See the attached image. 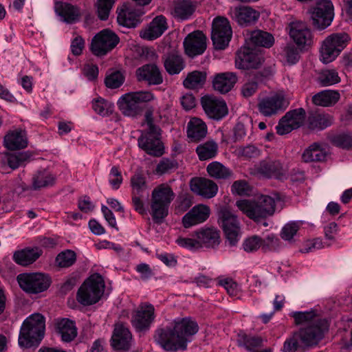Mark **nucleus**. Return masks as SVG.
Masks as SVG:
<instances>
[{
  "label": "nucleus",
  "mask_w": 352,
  "mask_h": 352,
  "mask_svg": "<svg viewBox=\"0 0 352 352\" xmlns=\"http://www.w3.org/2000/svg\"><path fill=\"white\" fill-rule=\"evenodd\" d=\"M284 117L293 129H296L301 126L305 121V111L302 108L296 109L287 112Z\"/></svg>",
  "instance_id": "nucleus-48"
},
{
  "label": "nucleus",
  "mask_w": 352,
  "mask_h": 352,
  "mask_svg": "<svg viewBox=\"0 0 352 352\" xmlns=\"http://www.w3.org/2000/svg\"><path fill=\"white\" fill-rule=\"evenodd\" d=\"M206 72L193 71L188 74L183 81V85L189 89H195L202 87L206 80Z\"/></svg>",
  "instance_id": "nucleus-46"
},
{
  "label": "nucleus",
  "mask_w": 352,
  "mask_h": 352,
  "mask_svg": "<svg viewBox=\"0 0 352 352\" xmlns=\"http://www.w3.org/2000/svg\"><path fill=\"white\" fill-rule=\"evenodd\" d=\"M118 23L124 27L134 28L141 22V17L144 12L142 8H135L127 5H123L118 9Z\"/></svg>",
  "instance_id": "nucleus-20"
},
{
  "label": "nucleus",
  "mask_w": 352,
  "mask_h": 352,
  "mask_svg": "<svg viewBox=\"0 0 352 352\" xmlns=\"http://www.w3.org/2000/svg\"><path fill=\"white\" fill-rule=\"evenodd\" d=\"M177 168V162L174 160L163 158L157 164L156 171L164 174Z\"/></svg>",
  "instance_id": "nucleus-63"
},
{
  "label": "nucleus",
  "mask_w": 352,
  "mask_h": 352,
  "mask_svg": "<svg viewBox=\"0 0 352 352\" xmlns=\"http://www.w3.org/2000/svg\"><path fill=\"white\" fill-rule=\"evenodd\" d=\"M154 99V95L151 91L130 92L122 96L118 106L122 113L127 116H135L141 111L140 104Z\"/></svg>",
  "instance_id": "nucleus-9"
},
{
  "label": "nucleus",
  "mask_w": 352,
  "mask_h": 352,
  "mask_svg": "<svg viewBox=\"0 0 352 352\" xmlns=\"http://www.w3.org/2000/svg\"><path fill=\"white\" fill-rule=\"evenodd\" d=\"M184 47L191 58L202 54L206 49V37L201 31H194L185 38Z\"/></svg>",
  "instance_id": "nucleus-21"
},
{
  "label": "nucleus",
  "mask_w": 352,
  "mask_h": 352,
  "mask_svg": "<svg viewBox=\"0 0 352 352\" xmlns=\"http://www.w3.org/2000/svg\"><path fill=\"white\" fill-rule=\"evenodd\" d=\"M118 35L109 29L96 34L91 40L90 50L97 56H102L111 52L119 43Z\"/></svg>",
  "instance_id": "nucleus-13"
},
{
  "label": "nucleus",
  "mask_w": 352,
  "mask_h": 352,
  "mask_svg": "<svg viewBox=\"0 0 352 352\" xmlns=\"http://www.w3.org/2000/svg\"><path fill=\"white\" fill-rule=\"evenodd\" d=\"M333 122L329 114L314 113L308 117V127L311 130H323L331 126Z\"/></svg>",
  "instance_id": "nucleus-41"
},
{
  "label": "nucleus",
  "mask_w": 352,
  "mask_h": 352,
  "mask_svg": "<svg viewBox=\"0 0 352 352\" xmlns=\"http://www.w3.org/2000/svg\"><path fill=\"white\" fill-rule=\"evenodd\" d=\"M210 214V208L204 204L192 207L182 218V223L186 228L201 223L206 221Z\"/></svg>",
  "instance_id": "nucleus-26"
},
{
  "label": "nucleus",
  "mask_w": 352,
  "mask_h": 352,
  "mask_svg": "<svg viewBox=\"0 0 352 352\" xmlns=\"http://www.w3.org/2000/svg\"><path fill=\"white\" fill-rule=\"evenodd\" d=\"M173 324V327L157 329L155 342L167 351L186 350L188 344L192 342L193 336L199 331L197 322L190 317L177 318Z\"/></svg>",
  "instance_id": "nucleus-1"
},
{
  "label": "nucleus",
  "mask_w": 352,
  "mask_h": 352,
  "mask_svg": "<svg viewBox=\"0 0 352 352\" xmlns=\"http://www.w3.org/2000/svg\"><path fill=\"white\" fill-rule=\"evenodd\" d=\"M155 318V307L149 302H142L132 312L131 322L136 331L149 329Z\"/></svg>",
  "instance_id": "nucleus-15"
},
{
  "label": "nucleus",
  "mask_w": 352,
  "mask_h": 352,
  "mask_svg": "<svg viewBox=\"0 0 352 352\" xmlns=\"http://www.w3.org/2000/svg\"><path fill=\"white\" fill-rule=\"evenodd\" d=\"M16 280L20 288L28 294L43 292L52 283V279L48 274L40 272L19 274Z\"/></svg>",
  "instance_id": "nucleus-8"
},
{
  "label": "nucleus",
  "mask_w": 352,
  "mask_h": 352,
  "mask_svg": "<svg viewBox=\"0 0 352 352\" xmlns=\"http://www.w3.org/2000/svg\"><path fill=\"white\" fill-rule=\"evenodd\" d=\"M236 342L239 347L244 348L247 351H253L256 348L262 346L263 340L258 336L240 333L237 336Z\"/></svg>",
  "instance_id": "nucleus-45"
},
{
  "label": "nucleus",
  "mask_w": 352,
  "mask_h": 352,
  "mask_svg": "<svg viewBox=\"0 0 352 352\" xmlns=\"http://www.w3.org/2000/svg\"><path fill=\"white\" fill-rule=\"evenodd\" d=\"M200 248H214L220 243L219 231L214 228H204L195 232Z\"/></svg>",
  "instance_id": "nucleus-30"
},
{
  "label": "nucleus",
  "mask_w": 352,
  "mask_h": 352,
  "mask_svg": "<svg viewBox=\"0 0 352 352\" xmlns=\"http://www.w3.org/2000/svg\"><path fill=\"white\" fill-rule=\"evenodd\" d=\"M175 198V193L166 184L154 188L151 194V214L155 223H161L168 214L170 203Z\"/></svg>",
  "instance_id": "nucleus-5"
},
{
  "label": "nucleus",
  "mask_w": 352,
  "mask_h": 352,
  "mask_svg": "<svg viewBox=\"0 0 352 352\" xmlns=\"http://www.w3.org/2000/svg\"><path fill=\"white\" fill-rule=\"evenodd\" d=\"M237 80V76L234 72L219 73L213 77L212 87L219 94H226L232 89Z\"/></svg>",
  "instance_id": "nucleus-29"
},
{
  "label": "nucleus",
  "mask_w": 352,
  "mask_h": 352,
  "mask_svg": "<svg viewBox=\"0 0 352 352\" xmlns=\"http://www.w3.org/2000/svg\"><path fill=\"white\" fill-rule=\"evenodd\" d=\"M31 157L29 152L6 153L0 159V172L8 173V169L15 170L23 166Z\"/></svg>",
  "instance_id": "nucleus-25"
},
{
  "label": "nucleus",
  "mask_w": 352,
  "mask_h": 352,
  "mask_svg": "<svg viewBox=\"0 0 352 352\" xmlns=\"http://www.w3.org/2000/svg\"><path fill=\"white\" fill-rule=\"evenodd\" d=\"M167 29L168 23L166 17L159 15L140 32V36L147 41H153L161 36Z\"/></svg>",
  "instance_id": "nucleus-24"
},
{
  "label": "nucleus",
  "mask_w": 352,
  "mask_h": 352,
  "mask_svg": "<svg viewBox=\"0 0 352 352\" xmlns=\"http://www.w3.org/2000/svg\"><path fill=\"white\" fill-rule=\"evenodd\" d=\"M201 104L206 116L214 120H221L228 114V108L223 99L213 96H205Z\"/></svg>",
  "instance_id": "nucleus-18"
},
{
  "label": "nucleus",
  "mask_w": 352,
  "mask_h": 352,
  "mask_svg": "<svg viewBox=\"0 0 352 352\" xmlns=\"http://www.w3.org/2000/svg\"><path fill=\"white\" fill-rule=\"evenodd\" d=\"M92 107L96 113L106 116L111 114L113 111L114 105L113 103L98 97L92 101Z\"/></svg>",
  "instance_id": "nucleus-49"
},
{
  "label": "nucleus",
  "mask_w": 352,
  "mask_h": 352,
  "mask_svg": "<svg viewBox=\"0 0 352 352\" xmlns=\"http://www.w3.org/2000/svg\"><path fill=\"white\" fill-rule=\"evenodd\" d=\"M327 157L326 151L318 143H313L305 150L302 159L305 162H322Z\"/></svg>",
  "instance_id": "nucleus-43"
},
{
  "label": "nucleus",
  "mask_w": 352,
  "mask_h": 352,
  "mask_svg": "<svg viewBox=\"0 0 352 352\" xmlns=\"http://www.w3.org/2000/svg\"><path fill=\"white\" fill-rule=\"evenodd\" d=\"M248 39L252 44L265 48H270L274 44L275 41L271 33L260 30L251 32Z\"/></svg>",
  "instance_id": "nucleus-40"
},
{
  "label": "nucleus",
  "mask_w": 352,
  "mask_h": 352,
  "mask_svg": "<svg viewBox=\"0 0 352 352\" xmlns=\"http://www.w3.org/2000/svg\"><path fill=\"white\" fill-rule=\"evenodd\" d=\"M28 144L26 131L21 129L8 132L3 140L4 146L10 151L24 148L28 146Z\"/></svg>",
  "instance_id": "nucleus-32"
},
{
  "label": "nucleus",
  "mask_w": 352,
  "mask_h": 352,
  "mask_svg": "<svg viewBox=\"0 0 352 352\" xmlns=\"http://www.w3.org/2000/svg\"><path fill=\"white\" fill-rule=\"evenodd\" d=\"M76 261L74 251L66 250L60 252L56 257V263L59 267L66 268L72 266Z\"/></svg>",
  "instance_id": "nucleus-50"
},
{
  "label": "nucleus",
  "mask_w": 352,
  "mask_h": 352,
  "mask_svg": "<svg viewBox=\"0 0 352 352\" xmlns=\"http://www.w3.org/2000/svg\"><path fill=\"white\" fill-rule=\"evenodd\" d=\"M190 186L192 192L207 199L214 197L218 191V186L213 181L203 177L192 179Z\"/></svg>",
  "instance_id": "nucleus-27"
},
{
  "label": "nucleus",
  "mask_w": 352,
  "mask_h": 352,
  "mask_svg": "<svg viewBox=\"0 0 352 352\" xmlns=\"http://www.w3.org/2000/svg\"><path fill=\"white\" fill-rule=\"evenodd\" d=\"M238 152L240 156L246 159L257 157L261 155V151L256 146L252 144L239 147Z\"/></svg>",
  "instance_id": "nucleus-60"
},
{
  "label": "nucleus",
  "mask_w": 352,
  "mask_h": 352,
  "mask_svg": "<svg viewBox=\"0 0 352 352\" xmlns=\"http://www.w3.org/2000/svg\"><path fill=\"white\" fill-rule=\"evenodd\" d=\"M258 87V84L257 80H248L245 82L241 88V95L245 98H250L257 91Z\"/></svg>",
  "instance_id": "nucleus-64"
},
{
  "label": "nucleus",
  "mask_w": 352,
  "mask_h": 352,
  "mask_svg": "<svg viewBox=\"0 0 352 352\" xmlns=\"http://www.w3.org/2000/svg\"><path fill=\"white\" fill-rule=\"evenodd\" d=\"M186 133L189 142H199L206 137L208 126L201 119L194 117L187 124Z\"/></svg>",
  "instance_id": "nucleus-31"
},
{
  "label": "nucleus",
  "mask_w": 352,
  "mask_h": 352,
  "mask_svg": "<svg viewBox=\"0 0 352 352\" xmlns=\"http://www.w3.org/2000/svg\"><path fill=\"white\" fill-rule=\"evenodd\" d=\"M276 199H278V197ZM236 206L248 217L258 221L274 214L276 199L270 195H262L252 199L239 200L236 202Z\"/></svg>",
  "instance_id": "nucleus-2"
},
{
  "label": "nucleus",
  "mask_w": 352,
  "mask_h": 352,
  "mask_svg": "<svg viewBox=\"0 0 352 352\" xmlns=\"http://www.w3.org/2000/svg\"><path fill=\"white\" fill-rule=\"evenodd\" d=\"M218 151V145L213 140L207 141L199 144L196 148L199 159L201 161L208 160L214 157Z\"/></svg>",
  "instance_id": "nucleus-47"
},
{
  "label": "nucleus",
  "mask_w": 352,
  "mask_h": 352,
  "mask_svg": "<svg viewBox=\"0 0 352 352\" xmlns=\"http://www.w3.org/2000/svg\"><path fill=\"white\" fill-rule=\"evenodd\" d=\"M43 251L36 248H28L16 251L13 255L14 261L19 265L27 266L36 261L42 254Z\"/></svg>",
  "instance_id": "nucleus-34"
},
{
  "label": "nucleus",
  "mask_w": 352,
  "mask_h": 352,
  "mask_svg": "<svg viewBox=\"0 0 352 352\" xmlns=\"http://www.w3.org/2000/svg\"><path fill=\"white\" fill-rule=\"evenodd\" d=\"M123 181L121 171L117 166H113L109 174V182L113 190H118Z\"/></svg>",
  "instance_id": "nucleus-58"
},
{
  "label": "nucleus",
  "mask_w": 352,
  "mask_h": 352,
  "mask_svg": "<svg viewBox=\"0 0 352 352\" xmlns=\"http://www.w3.org/2000/svg\"><path fill=\"white\" fill-rule=\"evenodd\" d=\"M340 98L338 91L327 89L322 91L312 97V102L318 106L331 107L336 104Z\"/></svg>",
  "instance_id": "nucleus-38"
},
{
  "label": "nucleus",
  "mask_w": 352,
  "mask_h": 352,
  "mask_svg": "<svg viewBox=\"0 0 352 352\" xmlns=\"http://www.w3.org/2000/svg\"><path fill=\"white\" fill-rule=\"evenodd\" d=\"M196 8L197 3L195 1H179L175 5L172 14L177 20H188L195 12Z\"/></svg>",
  "instance_id": "nucleus-36"
},
{
  "label": "nucleus",
  "mask_w": 352,
  "mask_h": 352,
  "mask_svg": "<svg viewBox=\"0 0 352 352\" xmlns=\"http://www.w3.org/2000/svg\"><path fill=\"white\" fill-rule=\"evenodd\" d=\"M56 13L67 23H74L78 21L80 10L78 7L67 3H60L56 6Z\"/></svg>",
  "instance_id": "nucleus-37"
},
{
  "label": "nucleus",
  "mask_w": 352,
  "mask_h": 352,
  "mask_svg": "<svg viewBox=\"0 0 352 352\" xmlns=\"http://www.w3.org/2000/svg\"><path fill=\"white\" fill-rule=\"evenodd\" d=\"M132 335L122 324L115 326L111 337V345L117 351H128L131 346Z\"/></svg>",
  "instance_id": "nucleus-28"
},
{
  "label": "nucleus",
  "mask_w": 352,
  "mask_h": 352,
  "mask_svg": "<svg viewBox=\"0 0 352 352\" xmlns=\"http://www.w3.org/2000/svg\"><path fill=\"white\" fill-rule=\"evenodd\" d=\"M218 221L227 240L234 246L240 238V223L237 216L227 208H222L218 212Z\"/></svg>",
  "instance_id": "nucleus-12"
},
{
  "label": "nucleus",
  "mask_w": 352,
  "mask_h": 352,
  "mask_svg": "<svg viewBox=\"0 0 352 352\" xmlns=\"http://www.w3.org/2000/svg\"><path fill=\"white\" fill-rule=\"evenodd\" d=\"M115 1L116 0H97V13L100 19L105 21L108 19Z\"/></svg>",
  "instance_id": "nucleus-54"
},
{
  "label": "nucleus",
  "mask_w": 352,
  "mask_h": 352,
  "mask_svg": "<svg viewBox=\"0 0 352 352\" xmlns=\"http://www.w3.org/2000/svg\"><path fill=\"white\" fill-rule=\"evenodd\" d=\"M232 35V28L226 18L218 16L213 20L211 39L216 49H225L228 45Z\"/></svg>",
  "instance_id": "nucleus-14"
},
{
  "label": "nucleus",
  "mask_w": 352,
  "mask_h": 352,
  "mask_svg": "<svg viewBox=\"0 0 352 352\" xmlns=\"http://www.w3.org/2000/svg\"><path fill=\"white\" fill-rule=\"evenodd\" d=\"M131 184L133 188V195L144 196L146 194L148 195L145 179L143 177L140 175L133 176L131 179Z\"/></svg>",
  "instance_id": "nucleus-55"
},
{
  "label": "nucleus",
  "mask_w": 352,
  "mask_h": 352,
  "mask_svg": "<svg viewBox=\"0 0 352 352\" xmlns=\"http://www.w3.org/2000/svg\"><path fill=\"white\" fill-rule=\"evenodd\" d=\"M56 331L65 342H70L77 336L75 322L68 318H62L56 322Z\"/></svg>",
  "instance_id": "nucleus-35"
},
{
  "label": "nucleus",
  "mask_w": 352,
  "mask_h": 352,
  "mask_svg": "<svg viewBox=\"0 0 352 352\" xmlns=\"http://www.w3.org/2000/svg\"><path fill=\"white\" fill-rule=\"evenodd\" d=\"M56 177L49 170L43 169L37 171L32 177V188L40 190L43 188H48L54 185Z\"/></svg>",
  "instance_id": "nucleus-39"
},
{
  "label": "nucleus",
  "mask_w": 352,
  "mask_h": 352,
  "mask_svg": "<svg viewBox=\"0 0 352 352\" xmlns=\"http://www.w3.org/2000/svg\"><path fill=\"white\" fill-rule=\"evenodd\" d=\"M288 28L290 38L299 49H305L313 44V34L305 22L292 21L289 23Z\"/></svg>",
  "instance_id": "nucleus-16"
},
{
  "label": "nucleus",
  "mask_w": 352,
  "mask_h": 352,
  "mask_svg": "<svg viewBox=\"0 0 352 352\" xmlns=\"http://www.w3.org/2000/svg\"><path fill=\"white\" fill-rule=\"evenodd\" d=\"M208 175L215 179H228L232 176V171L221 163L214 161L207 166Z\"/></svg>",
  "instance_id": "nucleus-44"
},
{
  "label": "nucleus",
  "mask_w": 352,
  "mask_h": 352,
  "mask_svg": "<svg viewBox=\"0 0 352 352\" xmlns=\"http://www.w3.org/2000/svg\"><path fill=\"white\" fill-rule=\"evenodd\" d=\"M124 81L123 74L119 71H115L108 74L105 78V85L110 89L120 87Z\"/></svg>",
  "instance_id": "nucleus-56"
},
{
  "label": "nucleus",
  "mask_w": 352,
  "mask_h": 352,
  "mask_svg": "<svg viewBox=\"0 0 352 352\" xmlns=\"http://www.w3.org/2000/svg\"><path fill=\"white\" fill-rule=\"evenodd\" d=\"M331 142L336 146L342 148H350L351 147H352V134H338L332 138Z\"/></svg>",
  "instance_id": "nucleus-57"
},
{
  "label": "nucleus",
  "mask_w": 352,
  "mask_h": 352,
  "mask_svg": "<svg viewBox=\"0 0 352 352\" xmlns=\"http://www.w3.org/2000/svg\"><path fill=\"white\" fill-rule=\"evenodd\" d=\"M350 41L349 35L346 32L333 33L323 41L320 50V59L325 64L333 61L346 47Z\"/></svg>",
  "instance_id": "nucleus-7"
},
{
  "label": "nucleus",
  "mask_w": 352,
  "mask_h": 352,
  "mask_svg": "<svg viewBox=\"0 0 352 352\" xmlns=\"http://www.w3.org/2000/svg\"><path fill=\"white\" fill-rule=\"evenodd\" d=\"M218 284L222 286L230 296H236L238 292V285L230 278H219Z\"/></svg>",
  "instance_id": "nucleus-62"
},
{
  "label": "nucleus",
  "mask_w": 352,
  "mask_h": 352,
  "mask_svg": "<svg viewBox=\"0 0 352 352\" xmlns=\"http://www.w3.org/2000/svg\"><path fill=\"white\" fill-rule=\"evenodd\" d=\"M254 171L266 178L281 179L285 175L282 164L278 160H263L254 166Z\"/></svg>",
  "instance_id": "nucleus-22"
},
{
  "label": "nucleus",
  "mask_w": 352,
  "mask_h": 352,
  "mask_svg": "<svg viewBox=\"0 0 352 352\" xmlns=\"http://www.w3.org/2000/svg\"><path fill=\"white\" fill-rule=\"evenodd\" d=\"M282 56L289 65L297 63L300 59L298 49L292 43L287 44L284 47Z\"/></svg>",
  "instance_id": "nucleus-52"
},
{
  "label": "nucleus",
  "mask_w": 352,
  "mask_h": 352,
  "mask_svg": "<svg viewBox=\"0 0 352 352\" xmlns=\"http://www.w3.org/2000/svg\"><path fill=\"white\" fill-rule=\"evenodd\" d=\"M328 329L327 320L316 318L297 331V336L300 337V342L304 346H311L316 345L323 338Z\"/></svg>",
  "instance_id": "nucleus-10"
},
{
  "label": "nucleus",
  "mask_w": 352,
  "mask_h": 352,
  "mask_svg": "<svg viewBox=\"0 0 352 352\" xmlns=\"http://www.w3.org/2000/svg\"><path fill=\"white\" fill-rule=\"evenodd\" d=\"M312 25L318 30H324L332 23L334 12L331 0H318L314 7L309 10Z\"/></svg>",
  "instance_id": "nucleus-11"
},
{
  "label": "nucleus",
  "mask_w": 352,
  "mask_h": 352,
  "mask_svg": "<svg viewBox=\"0 0 352 352\" xmlns=\"http://www.w3.org/2000/svg\"><path fill=\"white\" fill-rule=\"evenodd\" d=\"M166 71L170 75L179 74L185 67L184 60L181 55L169 54L164 60Z\"/></svg>",
  "instance_id": "nucleus-42"
},
{
  "label": "nucleus",
  "mask_w": 352,
  "mask_h": 352,
  "mask_svg": "<svg viewBox=\"0 0 352 352\" xmlns=\"http://www.w3.org/2000/svg\"><path fill=\"white\" fill-rule=\"evenodd\" d=\"M298 332L294 333L292 338L287 339L283 345L284 352H297L303 345L300 340V337L297 336Z\"/></svg>",
  "instance_id": "nucleus-59"
},
{
  "label": "nucleus",
  "mask_w": 352,
  "mask_h": 352,
  "mask_svg": "<svg viewBox=\"0 0 352 352\" xmlns=\"http://www.w3.org/2000/svg\"><path fill=\"white\" fill-rule=\"evenodd\" d=\"M263 62V56L256 49L244 45L237 52L235 65L240 69H258Z\"/></svg>",
  "instance_id": "nucleus-19"
},
{
  "label": "nucleus",
  "mask_w": 352,
  "mask_h": 352,
  "mask_svg": "<svg viewBox=\"0 0 352 352\" xmlns=\"http://www.w3.org/2000/svg\"><path fill=\"white\" fill-rule=\"evenodd\" d=\"M45 320L40 314L28 317L21 327L19 344L25 348L38 346L44 337Z\"/></svg>",
  "instance_id": "nucleus-3"
},
{
  "label": "nucleus",
  "mask_w": 352,
  "mask_h": 352,
  "mask_svg": "<svg viewBox=\"0 0 352 352\" xmlns=\"http://www.w3.org/2000/svg\"><path fill=\"white\" fill-rule=\"evenodd\" d=\"M288 105L285 97L280 94H274L258 99L257 109L265 117H272L284 111Z\"/></svg>",
  "instance_id": "nucleus-17"
},
{
  "label": "nucleus",
  "mask_w": 352,
  "mask_h": 352,
  "mask_svg": "<svg viewBox=\"0 0 352 352\" xmlns=\"http://www.w3.org/2000/svg\"><path fill=\"white\" fill-rule=\"evenodd\" d=\"M147 130L142 133L138 140V146L147 154L155 157H160L164 153V147L160 141V129L154 124L152 110H147L144 115Z\"/></svg>",
  "instance_id": "nucleus-4"
},
{
  "label": "nucleus",
  "mask_w": 352,
  "mask_h": 352,
  "mask_svg": "<svg viewBox=\"0 0 352 352\" xmlns=\"http://www.w3.org/2000/svg\"><path fill=\"white\" fill-rule=\"evenodd\" d=\"M138 81L146 82L148 85H159L163 82V76L158 66L155 63L144 65L136 70Z\"/></svg>",
  "instance_id": "nucleus-23"
},
{
  "label": "nucleus",
  "mask_w": 352,
  "mask_h": 352,
  "mask_svg": "<svg viewBox=\"0 0 352 352\" xmlns=\"http://www.w3.org/2000/svg\"><path fill=\"white\" fill-rule=\"evenodd\" d=\"M318 82L322 86H330L340 82V78L335 69H326L320 74Z\"/></svg>",
  "instance_id": "nucleus-51"
},
{
  "label": "nucleus",
  "mask_w": 352,
  "mask_h": 352,
  "mask_svg": "<svg viewBox=\"0 0 352 352\" xmlns=\"http://www.w3.org/2000/svg\"><path fill=\"white\" fill-rule=\"evenodd\" d=\"M299 226L296 222H290L287 223L282 229L280 236L285 241H290L297 233Z\"/></svg>",
  "instance_id": "nucleus-61"
},
{
  "label": "nucleus",
  "mask_w": 352,
  "mask_h": 352,
  "mask_svg": "<svg viewBox=\"0 0 352 352\" xmlns=\"http://www.w3.org/2000/svg\"><path fill=\"white\" fill-rule=\"evenodd\" d=\"M232 12V17L241 26L254 23L260 16L258 12L248 6L236 7Z\"/></svg>",
  "instance_id": "nucleus-33"
},
{
  "label": "nucleus",
  "mask_w": 352,
  "mask_h": 352,
  "mask_svg": "<svg viewBox=\"0 0 352 352\" xmlns=\"http://www.w3.org/2000/svg\"><path fill=\"white\" fill-rule=\"evenodd\" d=\"M104 281L99 274L90 276L78 290L76 299L84 306L92 305L98 302L104 292Z\"/></svg>",
  "instance_id": "nucleus-6"
},
{
  "label": "nucleus",
  "mask_w": 352,
  "mask_h": 352,
  "mask_svg": "<svg viewBox=\"0 0 352 352\" xmlns=\"http://www.w3.org/2000/svg\"><path fill=\"white\" fill-rule=\"evenodd\" d=\"M263 239L257 235L246 238L242 244L243 249L248 253H254L262 247Z\"/></svg>",
  "instance_id": "nucleus-53"
}]
</instances>
